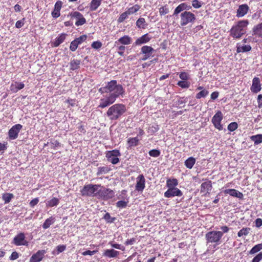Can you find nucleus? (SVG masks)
Returning a JSON list of instances; mask_svg holds the SVG:
<instances>
[{"mask_svg":"<svg viewBox=\"0 0 262 262\" xmlns=\"http://www.w3.org/2000/svg\"><path fill=\"white\" fill-rule=\"evenodd\" d=\"M104 219L107 222H109V223H112L115 220V218L114 217H112L110 214V213H106L105 214L104 216Z\"/></svg>","mask_w":262,"mask_h":262,"instance_id":"55","label":"nucleus"},{"mask_svg":"<svg viewBox=\"0 0 262 262\" xmlns=\"http://www.w3.org/2000/svg\"><path fill=\"white\" fill-rule=\"evenodd\" d=\"M169 12V9L166 6H163L159 9V13L161 15H164Z\"/></svg>","mask_w":262,"mask_h":262,"instance_id":"47","label":"nucleus"},{"mask_svg":"<svg viewBox=\"0 0 262 262\" xmlns=\"http://www.w3.org/2000/svg\"><path fill=\"white\" fill-rule=\"evenodd\" d=\"M25 86V84L22 82H15V83L11 84L10 90L14 93H16L18 91L23 89Z\"/></svg>","mask_w":262,"mask_h":262,"instance_id":"27","label":"nucleus"},{"mask_svg":"<svg viewBox=\"0 0 262 262\" xmlns=\"http://www.w3.org/2000/svg\"><path fill=\"white\" fill-rule=\"evenodd\" d=\"M149 155L151 157H158L160 155V151L157 149H152L149 151Z\"/></svg>","mask_w":262,"mask_h":262,"instance_id":"48","label":"nucleus"},{"mask_svg":"<svg viewBox=\"0 0 262 262\" xmlns=\"http://www.w3.org/2000/svg\"><path fill=\"white\" fill-rule=\"evenodd\" d=\"M119 254V252L114 249L105 250L103 253V256L108 258H114L117 257Z\"/></svg>","mask_w":262,"mask_h":262,"instance_id":"25","label":"nucleus"},{"mask_svg":"<svg viewBox=\"0 0 262 262\" xmlns=\"http://www.w3.org/2000/svg\"><path fill=\"white\" fill-rule=\"evenodd\" d=\"M12 243L17 246H28L29 242L26 239L25 234L23 232H20L15 236Z\"/></svg>","mask_w":262,"mask_h":262,"instance_id":"9","label":"nucleus"},{"mask_svg":"<svg viewBox=\"0 0 262 262\" xmlns=\"http://www.w3.org/2000/svg\"><path fill=\"white\" fill-rule=\"evenodd\" d=\"M250 231V228H243L238 232L237 235L238 237H241L243 235H247L249 234Z\"/></svg>","mask_w":262,"mask_h":262,"instance_id":"42","label":"nucleus"},{"mask_svg":"<svg viewBox=\"0 0 262 262\" xmlns=\"http://www.w3.org/2000/svg\"><path fill=\"white\" fill-rule=\"evenodd\" d=\"M101 187V185L88 184L85 185L81 190V193L83 196H97L99 194V188Z\"/></svg>","mask_w":262,"mask_h":262,"instance_id":"5","label":"nucleus"},{"mask_svg":"<svg viewBox=\"0 0 262 262\" xmlns=\"http://www.w3.org/2000/svg\"><path fill=\"white\" fill-rule=\"evenodd\" d=\"M128 15H129L126 11L122 13L118 17L117 19V21L119 23H122L124 21L126 18H128Z\"/></svg>","mask_w":262,"mask_h":262,"instance_id":"44","label":"nucleus"},{"mask_svg":"<svg viewBox=\"0 0 262 262\" xmlns=\"http://www.w3.org/2000/svg\"><path fill=\"white\" fill-rule=\"evenodd\" d=\"M102 46V43L99 41H94L91 45V47L96 50L100 49Z\"/></svg>","mask_w":262,"mask_h":262,"instance_id":"52","label":"nucleus"},{"mask_svg":"<svg viewBox=\"0 0 262 262\" xmlns=\"http://www.w3.org/2000/svg\"><path fill=\"white\" fill-rule=\"evenodd\" d=\"M115 196V192L108 188L101 186L99 188L98 198L104 200H107L112 199Z\"/></svg>","mask_w":262,"mask_h":262,"instance_id":"8","label":"nucleus"},{"mask_svg":"<svg viewBox=\"0 0 262 262\" xmlns=\"http://www.w3.org/2000/svg\"><path fill=\"white\" fill-rule=\"evenodd\" d=\"M251 50V47L249 45H244L242 43H237L236 44V52L244 53L250 51Z\"/></svg>","mask_w":262,"mask_h":262,"instance_id":"24","label":"nucleus"},{"mask_svg":"<svg viewBox=\"0 0 262 262\" xmlns=\"http://www.w3.org/2000/svg\"><path fill=\"white\" fill-rule=\"evenodd\" d=\"M139 141L140 139L138 137L128 138L127 143L128 147L131 148L138 145Z\"/></svg>","mask_w":262,"mask_h":262,"instance_id":"28","label":"nucleus"},{"mask_svg":"<svg viewBox=\"0 0 262 262\" xmlns=\"http://www.w3.org/2000/svg\"><path fill=\"white\" fill-rule=\"evenodd\" d=\"M117 49L118 50V53L120 56H123L124 55V51L125 49V47L122 45L121 46H117Z\"/></svg>","mask_w":262,"mask_h":262,"instance_id":"56","label":"nucleus"},{"mask_svg":"<svg viewBox=\"0 0 262 262\" xmlns=\"http://www.w3.org/2000/svg\"><path fill=\"white\" fill-rule=\"evenodd\" d=\"M209 94V92L206 90H202V91H200L198 93L195 97L196 99H201V98L206 97Z\"/></svg>","mask_w":262,"mask_h":262,"instance_id":"43","label":"nucleus"},{"mask_svg":"<svg viewBox=\"0 0 262 262\" xmlns=\"http://www.w3.org/2000/svg\"><path fill=\"white\" fill-rule=\"evenodd\" d=\"M203 5V3L201 2H199L198 0H193L192 1V6L193 8L195 9L200 8L202 7Z\"/></svg>","mask_w":262,"mask_h":262,"instance_id":"50","label":"nucleus"},{"mask_svg":"<svg viewBox=\"0 0 262 262\" xmlns=\"http://www.w3.org/2000/svg\"><path fill=\"white\" fill-rule=\"evenodd\" d=\"M127 202L125 201H119L117 202L116 206L119 208H125L127 206Z\"/></svg>","mask_w":262,"mask_h":262,"instance_id":"49","label":"nucleus"},{"mask_svg":"<svg viewBox=\"0 0 262 262\" xmlns=\"http://www.w3.org/2000/svg\"><path fill=\"white\" fill-rule=\"evenodd\" d=\"M102 1V0H92L90 4L91 10H96L100 5Z\"/></svg>","mask_w":262,"mask_h":262,"instance_id":"36","label":"nucleus"},{"mask_svg":"<svg viewBox=\"0 0 262 262\" xmlns=\"http://www.w3.org/2000/svg\"><path fill=\"white\" fill-rule=\"evenodd\" d=\"M261 84L259 78L254 77L252 80V84L251 86V91L253 93H257L261 90Z\"/></svg>","mask_w":262,"mask_h":262,"instance_id":"16","label":"nucleus"},{"mask_svg":"<svg viewBox=\"0 0 262 262\" xmlns=\"http://www.w3.org/2000/svg\"><path fill=\"white\" fill-rule=\"evenodd\" d=\"M136 26L138 28L145 29L147 27V24L146 23L145 18L140 17L137 20Z\"/></svg>","mask_w":262,"mask_h":262,"instance_id":"34","label":"nucleus"},{"mask_svg":"<svg viewBox=\"0 0 262 262\" xmlns=\"http://www.w3.org/2000/svg\"><path fill=\"white\" fill-rule=\"evenodd\" d=\"M195 163V158L193 157H189L185 161V166L189 169H191L193 165H194Z\"/></svg>","mask_w":262,"mask_h":262,"instance_id":"35","label":"nucleus"},{"mask_svg":"<svg viewBox=\"0 0 262 262\" xmlns=\"http://www.w3.org/2000/svg\"><path fill=\"white\" fill-rule=\"evenodd\" d=\"M178 185V181L176 179H168L166 181V186L168 188H175Z\"/></svg>","mask_w":262,"mask_h":262,"instance_id":"32","label":"nucleus"},{"mask_svg":"<svg viewBox=\"0 0 262 262\" xmlns=\"http://www.w3.org/2000/svg\"><path fill=\"white\" fill-rule=\"evenodd\" d=\"M99 92L101 94L109 93L108 94L115 96L117 98L123 94L124 91L122 86L118 84L116 80H112L105 86L101 88Z\"/></svg>","mask_w":262,"mask_h":262,"instance_id":"1","label":"nucleus"},{"mask_svg":"<svg viewBox=\"0 0 262 262\" xmlns=\"http://www.w3.org/2000/svg\"><path fill=\"white\" fill-rule=\"evenodd\" d=\"M19 257V254L18 252H17L16 251H14L13 252L10 256L9 257V259L11 260H15L17 258H18Z\"/></svg>","mask_w":262,"mask_h":262,"instance_id":"59","label":"nucleus"},{"mask_svg":"<svg viewBox=\"0 0 262 262\" xmlns=\"http://www.w3.org/2000/svg\"><path fill=\"white\" fill-rule=\"evenodd\" d=\"M24 25V18H23L21 20H17L15 24V27L16 28L19 29V28H21Z\"/></svg>","mask_w":262,"mask_h":262,"instance_id":"62","label":"nucleus"},{"mask_svg":"<svg viewBox=\"0 0 262 262\" xmlns=\"http://www.w3.org/2000/svg\"><path fill=\"white\" fill-rule=\"evenodd\" d=\"M56 249H57L56 254H58L63 252L65 250L66 246L64 245H59V246H57Z\"/></svg>","mask_w":262,"mask_h":262,"instance_id":"63","label":"nucleus"},{"mask_svg":"<svg viewBox=\"0 0 262 262\" xmlns=\"http://www.w3.org/2000/svg\"><path fill=\"white\" fill-rule=\"evenodd\" d=\"M252 32L253 35L262 39V22L254 26Z\"/></svg>","mask_w":262,"mask_h":262,"instance_id":"23","label":"nucleus"},{"mask_svg":"<svg viewBox=\"0 0 262 262\" xmlns=\"http://www.w3.org/2000/svg\"><path fill=\"white\" fill-rule=\"evenodd\" d=\"M262 260V252H259L252 260L251 262H260Z\"/></svg>","mask_w":262,"mask_h":262,"instance_id":"54","label":"nucleus"},{"mask_svg":"<svg viewBox=\"0 0 262 262\" xmlns=\"http://www.w3.org/2000/svg\"><path fill=\"white\" fill-rule=\"evenodd\" d=\"M80 61L77 59H73L70 62V69L71 70H75L79 68Z\"/></svg>","mask_w":262,"mask_h":262,"instance_id":"38","label":"nucleus"},{"mask_svg":"<svg viewBox=\"0 0 262 262\" xmlns=\"http://www.w3.org/2000/svg\"><path fill=\"white\" fill-rule=\"evenodd\" d=\"M250 138L255 145H258L262 143V134L251 136Z\"/></svg>","mask_w":262,"mask_h":262,"instance_id":"31","label":"nucleus"},{"mask_svg":"<svg viewBox=\"0 0 262 262\" xmlns=\"http://www.w3.org/2000/svg\"><path fill=\"white\" fill-rule=\"evenodd\" d=\"M223 237V232L220 231L213 230L208 232L205 234V239L206 243H213L215 245L213 246L215 247V245L220 244L221 239Z\"/></svg>","mask_w":262,"mask_h":262,"instance_id":"4","label":"nucleus"},{"mask_svg":"<svg viewBox=\"0 0 262 262\" xmlns=\"http://www.w3.org/2000/svg\"><path fill=\"white\" fill-rule=\"evenodd\" d=\"M87 38L86 35H83L80 36L79 37L76 38L75 40L77 42V43L79 45L86 40Z\"/></svg>","mask_w":262,"mask_h":262,"instance_id":"58","label":"nucleus"},{"mask_svg":"<svg viewBox=\"0 0 262 262\" xmlns=\"http://www.w3.org/2000/svg\"><path fill=\"white\" fill-rule=\"evenodd\" d=\"M190 8V7L188 6L186 3H182L180 4L178 6H177L176 8L174 9L173 15H177L181 12L185 10H189Z\"/></svg>","mask_w":262,"mask_h":262,"instance_id":"26","label":"nucleus"},{"mask_svg":"<svg viewBox=\"0 0 262 262\" xmlns=\"http://www.w3.org/2000/svg\"><path fill=\"white\" fill-rule=\"evenodd\" d=\"M249 8L247 4L239 5L236 12V16L237 17H242L245 16L248 12Z\"/></svg>","mask_w":262,"mask_h":262,"instance_id":"19","label":"nucleus"},{"mask_svg":"<svg viewBox=\"0 0 262 262\" xmlns=\"http://www.w3.org/2000/svg\"><path fill=\"white\" fill-rule=\"evenodd\" d=\"M39 202V199L38 198H35L31 200L29 203V205L31 207L33 208Z\"/></svg>","mask_w":262,"mask_h":262,"instance_id":"60","label":"nucleus"},{"mask_svg":"<svg viewBox=\"0 0 262 262\" xmlns=\"http://www.w3.org/2000/svg\"><path fill=\"white\" fill-rule=\"evenodd\" d=\"M70 16L73 20H75V25L77 26L83 25L86 23V20L83 15L79 12L75 11L72 12Z\"/></svg>","mask_w":262,"mask_h":262,"instance_id":"11","label":"nucleus"},{"mask_svg":"<svg viewBox=\"0 0 262 262\" xmlns=\"http://www.w3.org/2000/svg\"><path fill=\"white\" fill-rule=\"evenodd\" d=\"M109 244L113 248H116V249H119V250H123L124 249V248L122 246H121V245H120V244H114L112 242H110Z\"/></svg>","mask_w":262,"mask_h":262,"instance_id":"61","label":"nucleus"},{"mask_svg":"<svg viewBox=\"0 0 262 262\" xmlns=\"http://www.w3.org/2000/svg\"><path fill=\"white\" fill-rule=\"evenodd\" d=\"M180 78L183 80H187L189 79V75L186 72H182L179 75Z\"/></svg>","mask_w":262,"mask_h":262,"instance_id":"57","label":"nucleus"},{"mask_svg":"<svg viewBox=\"0 0 262 262\" xmlns=\"http://www.w3.org/2000/svg\"><path fill=\"white\" fill-rule=\"evenodd\" d=\"M238 125L236 122L230 123L228 126V129L231 132H233L237 128Z\"/></svg>","mask_w":262,"mask_h":262,"instance_id":"46","label":"nucleus"},{"mask_svg":"<svg viewBox=\"0 0 262 262\" xmlns=\"http://www.w3.org/2000/svg\"><path fill=\"white\" fill-rule=\"evenodd\" d=\"M66 39V34L62 33L59 36L56 38L55 41L54 42V46L55 47H58L60 43H61Z\"/></svg>","mask_w":262,"mask_h":262,"instance_id":"40","label":"nucleus"},{"mask_svg":"<svg viewBox=\"0 0 262 262\" xmlns=\"http://www.w3.org/2000/svg\"><path fill=\"white\" fill-rule=\"evenodd\" d=\"M180 25L184 26L194 21L195 20V15L190 11H185L181 13Z\"/></svg>","mask_w":262,"mask_h":262,"instance_id":"7","label":"nucleus"},{"mask_svg":"<svg viewBox=\"0 0 262 262\" xmlns=\"http://www.w3.org/2000/svg\"><path fill=\"white\" fill-rule=\"evenodd\" d=\"M183 193L179 188H170L164 192V196L166 198H172L174 196H181Z\"/></svg>","mask_w":262,"mask_h":262,"instance_id":"14","label":"nucleus"},{"mask_svg":"<svg viewBox=\"0 0 262 262\" xmlns=\"http://www.w3.org/2000/svg\"><path fill=\"white\" fill-rule=\"evenodd\" d=\"M132 42V39L128 35H124L115 42V46H118L119 45H130Z\"/></svg>","mask_w":262,"mask_h":262,"instance_id":"18","label":"nucleus"},{"mask_svg":"<svg viewBox=\"0 0 262 262\" xmlns=\"http://www.w3.org/2000/svg\"><path fill=\"white\" fill-rule=\"evenodd\" d=\"M262 249V243L255 245L249 252L250 254H254Z\"/></svg>","mask_w":262,"mask_h":262,"instance_id":"41","label":"nucleus"},{"mask_svg":"<svg viewBox=\"0 0 262 262\" xmlns=\"http://www.w3.org/2000/svg\"><path fill=\"white\" fill-rule=\"evenodd\" d=\"M126 107L124 105L117 103L110 107L106 112V115L110 120H117L126 112Z\"/></svg>","mask_w":262,"mask_h":262,"instance_id":"3","label":"nucleus"},{"mask_svg":"<svg viewBox=\"0 0 262 262\" xmlns=\"http://www.w3.org/2000/svg\"><path fill=\"white\" fill-rule=\"evenodd\" d=\"M248 25L249 21L247 19L237 21L231 28L230 36L235 39H240L243 35L246 34Z\"/></svg>","mask_w":262,"mask_h":262,"instance_id":"2","label":"nucleus"},{"mask_svg":"<svg viewBox=\"0 0 262 262\" xmlns=\"http://www.w3.org/2000/svg\"><path fill=\"white\" fill-rule=\"evenodd\" d=\"M151 37L148 34H145L141 37L138 38L135 41V45L136 46H140L142 44L146 43L150 41Z\"/></svg>","mask_w":262,"mask_h":262,"instance_id":"22","label":"nucleus"},{"mask_svg":"<svg viewBox=\"0 0 262 262\" xmlns=\"http://www.w3.org/2000/svg\"><path fill=\"white\" fill-rule=\"evenodd\" d=\"M145 186V179L143 174L139 175L136 178V190L138 192H142Z\"/></svg>","mask_w":262,"mask_h":262,"instance_id":"15","label":"nucleus"},{"mask_svg":"<svg viewBox=\"0 0 262 262\" xmlns=\"http://www.w3.org/2000/svg\"><path fill=\"white\" fill-rule=\"evenodd\" d=\"M23 125L16 124L13 125L8 132V136L10 140H15L18 136L20 130L22 129Z\"/></svg>","mask_w":262,"mask_h":262,"instance_id":"12","label":"nucleus"},{"mask_svg":"<svg viewBox=\"0 0 262 262\" xmlns=\"http://www.w3.org/2000/svg\"><path fill=\"white\" fill-rule=\"evenodd\" d=\"M45 254V250H39L33 254L30 259V262H39L42 260Z\"/></svg>","mask_w":262,"mask_h":262,"instance_id":"20","label":"nucleus"},{"mask_svg":"<svg viewBox=\"0 0 262 262\" xmlns=\"http://www.w3.org/2000/svg\"><path fill=\"white\" fill-rule=\"evenodd\" d=\"M120 156V152L117 149L108 151L106 154V157L108 161L111 162L113 164H116L119 162V159L118 157Z\"/></svg>","mask_w":262,"mask_h":262,"instance_id":"10","label":"nucleus"},{"mask_svg":"<svg viewBox=\"0 0 262 262\" xmlns=\"http://www.w3.org/2000/svg\"><path fill=\"white\" fill-rule=\"evenodd\" d=\"M178 85L182 88H188L190 83L187 81H180L178 82Z\"/></svg>","mask_w":262,"mask_h":262,"instance_id":"51","label":"nucleus"},{"mask_svg":"<svg viewBox=\"0 0 262 262\" xmlns=\"http://www.w3.org/2000/svg\"><path fill=\"white\" fill-rule=\"evenodd\" d=\"M78 45L79 44L77 43V42L75 40H74L71 43L70 47V50L72 51H75L77 49Z\"/></svg>","mask_w":262,"mask_h":262,"instance_id":"53","label":"nucleus"},{"mask_svg":"<svg viewBox=\"0 0 262 262\" xmlns=\"http://www.w3.org/2000/svg\"><path fill=\"white\" fill-rule=\"evenodd\" d=\"M109 168L107 167H100L98 168L97 175L99 176L103 173H106L109 171Z\"/></svg>","mask_w":262,"mask_h":262,"instance_id":"45","label":"nucleus"},{"mask_svg":"<svg viewBox=\"0 0 262 262\" xmlns=\"http://www.w3.org/2000/svg\"><path fill=\"white\" fill-rule=\"evenodd\" d=\"M141 6L139 5H135L132 7L128 8L126 11L129 15L135 13L140 9Z\"/></svg>","mask_w":262,"mask_h":262,"instance_id":"39","label":"nucleus"},{"mask_svg":"<svg viewBox=\"0 0 262 262\" xmlns=\"http://www.w3.org/2000/svg\"><path fill=\"white\" fill-rule=\"evenodd\" d=\"M225 194H228L232 196H234L240 199L243 198V194L239 191L234 189H228L224 191Z\"/></svg>","mask_w":262,"mask_h":262,"instance_id":"21","label":"nucleus"},{"mask_svg":"<svg viewBox=\"0 0 262 262\" xmlns=\"http://www.w3.org/2000/svg\"><path fill=\"white\" fill-rule=\"evenodd\" d=\"M212 189L211 181H207L203 183L201 185V192L204 193V195H206L209 193Z\"/></svg>","mask_w":262,"mask_h":262,"instance_id":"17","label":"nucleus"},{"mask_svg":"<svg viewBox=\"0 0 262 262\" xmlns=\"http://www.w3.org/2000/svg\"><path fill=\"white\" fill-rule=\"evenodd\" d=\"M223 119V115L221 111H217L213 116L212 119V122L215 127L219 130L223 129V126L221 124V122Z\"/></svg>","mask_w":262,"mask_h":262,"instance_id":"13","label":"nucleus"},{"mask_svg":"<svg viewBox=\"0 0 262 262\" xmlns=\"http://www.w3.org/2000/svg\"><path fill=\"white\" fill-rule=\"evenodd\" d=\"M46 206L48 207H53L56 206L59 203L58 199L53 197L50 200L45 201Z\"/></svg>","mask_w":262,"mask_h":262,"instance_id":"29","label":"nucleus"},{"mask_svg":"<svg viewBox=\"0 0 262 262\" xmlns=\"http://www.w3.org/2000/svg\"><path fill=\"white\" fill-rule=\"evenodd\" d=\"M13 198L14 195L11 193H4L2 196V200L4 201L5 204L10 203Z\"/></svg>","mask_w":262,"mask_h":262,"instance_id":"33","label":"nucleus"},{"mask_svg":"<svg viewBox=\"0 0 262 262\" xmlns=\"http://www.w3.org/2000/svg\"><path fill=\"white\" fill-rule=\"evenodd\" d=\"M255 226L257 228H259L262 226V220L260 218L256 219L255 221Z\"/></svg>","mask_w":262,"mask_h":262,"instance_id":"64","label":"nucleus"},{"mask_svg":"<svg viewBox=\"0 0 262 262\" xmlns=\"http://www.w3.org/2000/svg\"><path fill=\"white\" fill-rule=\"evenodd\" d=\"M54 222V218L52 216L50 217L49 218L46 220L44 223L42 225V228L45 229H47L49 227L53 224Z\"/></svg>","mask_w":262,"mask_h":262,"instance_id":"37","label":"nucleus"},{"mask_svg":"<svg viewBox=\"0 0 262 262\" xmlns=\"http://www.w3.org/2000/svg\"><path fill=\"white\" fill-rule=\"evenodd\" d=\"M115 96L111 95L108 94L104 95L99 100L98 107L104 108L113 104L116 100Z\"/></svg>","mask_w":262,"mask_h":262,"instance_id":"6","label":"nucleus"},{"mask_svg":"<svg viewBox=\"0 0 262 262\" xmlns=\"http://www.w3.org/2000/svg\"><path fill=\"white\" fill-rule=\"evenodd\" d=\"M141 52L144 55L152 56V53L155 50L151 47L148 46H144L141 48Z\"/></svg>","mask_w":262,"mask_h":262,"instance_id":"30","label":"nucleus"}]
</instances>
